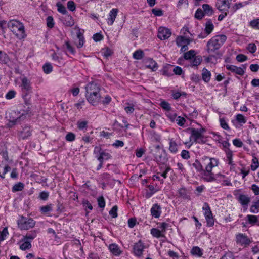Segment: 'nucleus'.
I'll return each mask as SVG.
<instances>
[{"label":"nucleus","mask_w":259,"mask_h":259,"mask_svg":"<svg viewBox=\"0 0 259 259\" xmlns=\"http://www.w3.org/2000/svg\"><path fill=\"white\" fill-rule=\"evenodd\" d=\"M100 88L95 82L89 83L85 87V97L92 105H97L101 100Z\"/></svg>","instance_id":"nucleus-1"},{"label":"nucleus","mask_w":259,"mask_h":259,"mask_svg":"<svg viewBox=\"0 0 259 259\" xmlns=\"http://www.w3.org/2000/svg\"><path fill=\"white\" fill-rule=\"evenodd\" d=\"M8 27L19 39H23L26 36L24 25L20 21L12 20L8 22Z\"/></svg>","instance_id":"nucleus-2"},{"label":"nucleus","mask_w":259,"mask_h":259,"mask_svg":"<svg viewBox=\"0 0 259 259\" xmlns=\"http://www.w3.org/2000/svg\"><path fill=\"white\" fill-rule=\"evenodd\" d=\"M225 35H218L212 37L207 43L206 50L209 53L218 50L226 40Z\"/></svg>","instance_id":"nucleus-3"},{"label":"nucleus","mask_w":259,"mask_h":259,"mask_svg":"<svg viewBox=\"0 0 259 259\" xmlns=\"http://www.w3.org/2000/svg\"><path fill=\"white\" fill-rule=\"evenodd\" d=\"M27 113L24 110H14L9 113V122L8 126L12 127L13 125L18 124L22 120H24L26 117Z\"/></svg>","instance_id":"nucleus-4"},{"label":"nucleus","mask_w":259,"mask_h":259,"mask_svg":"<svg viewBox=\"0 0 259 259\" xmlns=\"http://www.w3.org/2000/svg\"><path fill=\"white\" fill-rule=\"evenodd\" d=\"M191 132L190 140H193L192 142L189 147H190L193 143L202 144L204 143V136L203 134L206 131L204 128L200 129H196L194 128H190L188 129Z\"/></svg>","instance_id":"nucleus-5"},{"label":"nucleus","mask_w":259,"mask_h":259,"mask_svg":"<svg viewBox=\"0 0 259 259\" xmlns=\"http://www.w3.org/2000/svg\"><path fill=\"white\" fill-rule=\"evenodd\" d=\"M36 222L31 218L21 216L17 221L18 228L21 230H28L33 228Z\"/></svg>","instance_id":"nucleus-6"},{"label":"nucleus","mask_w":259,"mask_h":259,"mask_svg":"<svg viewBox=\"0 0 259 259\" xmlns=\"http://www.w3.org/2000/svg\"><path fill=\"white\" fill-rule=\"evenodd\" d=\"M94 153L96 154V157L99 161H104L112 158V156L108 151L102 150L100 147L96 146L95 148Z\"/></svg>","instance_id":"nucleus-7"},{"label":"nucleus","mask_w":259,"mask_h":259,"mask_svg":"<svg viewBox=\"0 0 259 259\" xmlns=\"http://www.w3.org/2000/svg\"><path fill=\"white\" fill-rule=\"evenodd\" d=\"M202 163L206 165L204 170L207 172L212 171V169L218 166L219 160L214 158H209L208 157L204 156L202 158Z\"/></svg>","instance_id":"nucleus-8"},{"label":"nucleus","mask_w":259,"mask_h":259,"mask_svg":"<svg viewBox=\"0 0 259 259\" xmlns=\"http://www.w3.org/2000/svg\"><path fill=\"white\" fill-rule=\"evenodd\" d=\"M236 242L237 244L244 247L249 246L251 243L249 238L245 234L242 233L236 235Z\"/></svg>","instance_id":"nucleus-9"},{"label":"nucleus","mask_w":259,"mask_h":259,"mask_svg":"<svg viewBox=\"0 0 259 259\" xmlns=\"http://www.w3.org/2000/svg\"><path fill=\"white\" fill-rule=\"evenodd\" d=\"M171 34V31L169 29L160 27L158 29L157 36L161 40H165L168 38Z\"/></svg>","instance_id":"nucleus-10"},{"label":"nucleus","mask_w":259,"mask_h":259,"mask_svg":"<svg viewBox=\"0 0 259 259\" xmlns=\"http://www.w3.org/2000/svg\"><path fill=\"white\" fill-rule=\"evenodd\" d=\"M144 248V243L140 240L138 242L135 243L133 246V253L137 256H141L143 254Z\"/></svg>","instance_id":"nucleus-11"},{"label":"nucleus","mask_w":259,"mask_h":259,"mask_svg":"<svg viewBox=\"0 0 259 259\" xmlns=\"http://www.w3.org/2000/svg\"><path fill=\"white\" fill-rule=\"evenodd\" d=\"M151 215L154 218H159L162 213L161 207L157 203L154 204L150 209Z\"/></svg>","instance_id":"nucleus-12"},{"label":"nucleus","mask_w":259,"mask_h":259,"mask_svg":"<svg viewBox=\"0 0 259 259\" xmlns=\"http://www.w3.org/2000/svg\"><path fill=\"white\" fill-rule=\"evenodd\" d=\"M216 7L220 11H226L230 8V5L228 0H217Z\"/></svg>","instance_id":"nucleus-13"},{"label":"nucleus","mask_w":259,"mask_h":259,"mask_svg":"<svg viewBox=\"0 0 259 259\" xmlns=\"http://www.w3.org/2000/svg\"><path fill=\"white\" fill-rule=\"evenodd\" d=\"M22 90L23 92H26V94L31 92L32 87L30 81L26 77L22 79Z\"/></svg>","instance_id":"nucleus-14"},{"label":"nucleus","mask_w":259,"mask_h":259,"mask_svg":"<svg viewBox=\"0 0 259 259\" xmlns=\"http://www.w3.org/2000/svg\"><path fill=\"white\" fill-rule=\"evenodd\" d=\"M243 68L239 67L235 65H227L226 66V68L231 71L232 72H234L237 74L240 75H243L244 73V69L245 67L243 65Z\"/></svg>","instance_id":"nucleus-15"},{"label":"nucleus","mask_w":259,"mask_h":259,"mask_svg":"<svg viewBox=\"0 0 259 259\" xmlns=\"http://www.w3.org/2000/svg\"><path fill=\"white\" fill-rule=\"evenodd\" d=\"M108 248L111 253L115 256H119L122 253L119 246L115 243L110 244Z\"/></svg>","instance_id":"nucleus-16"},{"label":"nucleus","mask_w":259,"mask_h":259,"mask_svg":"<svg viewBox=\"0 0 259 259\" xmlns=\"http://www.w3.org/2000/svg\"><path fill=\"white\" fill-rule=\"evenodd\" d=\"M118 10L116 8L112 9L109 12V17L107 19V23L109 25H112L117 15Z\"/></svg>","instance_id":"nucleus-17"},{"label":"nucleus","mask_w":259,"mask_h":259,"mask_svg":"<svg viewBox=\"0 0 259 259\" xmlns=\"http://www.w3.org/2000/svg\"><path fill=\"white\" fill-rule=\"evenodd\" d=\"M146 66L151 69L153 71H156L158 68L157 63L151 58H148L145 61Z\"/></svg>","instance_id":"nucleus-18"},{"label":"nucleus","mask_w":259,"mask_h":259,"mask_svg":"<svg viewBox=\"0 0 259 259\" xmlns=\"http://www.w3.org/2000/svg\"><path fill=\"white\" fill-rule=\"evenodd\" d=\"M31 132L30 126H25L20 132V137L23 139H25L31 135Z\"/></svg>","instance_id":"nucleus-19"},{"label":"nucleus","mask_w":259,"mask_h":259,"mask_svg":"<svg viewBox=\"0 0 259 259\" xmlns=\"http://www.w3.org/2000/svg\"><path fill=\"white\" fill-rule=\"evenodd\" d=\"M188 163L190 166L192 165L197 172H202L204 170L202 164L197 159H195V161L192 164H191V161H188Z\"/></svg>","instance_id":"nucleus-20"},{"label":"nucleus","mask_w":259,"mask_h":259,"mask_svg":"<svg viewBox=\"0 0 259 259\" xmlns=\"http://www.w3.org/2000/svg\"><path fill=\"white\" fill-rule=\"evenodd\" d=\"M201 75L202 79L205 82L208 83L209 82L211 76V73L210 71L208 70L205 68H204L202 70Z\"/></svg>","instance_id":"nucleus-21"},{"label":"nucleus","mask_w":259,"mask_h":259,"mask_svg":"<svg viewBox=\"0 0 259 259\" xmlns=\"http://www.w3.org/2000/svg\"><path fill=\"white\" fill-rule=\"evenodd\" d=\"M202 10L205 16H211L214 13L212 7L207 4H205L202 5Z\"/></svg>","instance_id":"nucleus-22"},{"label":"nucleus","mask_w":259,"mask_h":259,"mask_svg":"<svg viewBox=\"0 0 259 259\" xmlns=\"http://www.w3.org/2000/svg\"><path fill=\"white\" fill-rule=\"evenodd\" d=\"M238 201L244 207L247 206L250 201V199L247 195L241 194L239 196Z\"/></svg>","instance_id":"nucleus-23"},{"label":"nucleus","mask_w":259,"mask_h":259,"mask_svg":"<svg viewBox=\"0 0 259 259\" xmlns=\"http://www.w3.org/2000/svg\"><path fill=\"white\" fill-rule=\"evenodd\" d=\"M202 172L203 174V179L205 181L207 182H212L215 180L214 174L212 171L207 172L206 170H204Z\"/></svg>","instance_id":"nucleus-24"},{"label":"nucleus","mask_w":259,"mask_h":259,"mask_svg":"<svg viewBox=\"0 0 259 259\" xmlns=\"http://www.w3.org/2000/svg\"><path fill=\"white\" fill-rule=\"evenodd\" d=\"M214 26L211 19L208 20L205 23V27L204 29L206 35H208L211 33V32L214 29Z\"/></svg>","instance_id":"nucleus-25"},{"label":"nucleus","mask_w":259,"mask_h":259,"mask_svg":"<svg viewBox=\"0 0 259 259\" xmlns=\"http://www.w3.org/2000/svg\"><path fill=\"white\" fill-rule=\"evenodd\" d=\"M179 194L180 197L185 199H190V192L184 187L180 188L179 190Z\"/></svg>","instance_id":"nucleus-26"},{"label":"nucleus","mask_w":259,"mask_h":259,"mask_svg":"<svg viewBox=\"0 0 259 259\" xmlns=\"http://www.w3.org/2000/svg\"><path fill=\"white\" fill-rule=\"evenodd\" d=\"M52 210V205L50 204L49 205L42 206L40 207V211L41 213L47 216H51L50 212Z\"/></svg>","instance_id":"nucleus-27"},{"label":"nucleus","mask_w":259,"mask_h":259,"mask_svg":"<svg viewBox=\"0 0 259 259\" xmlns=\"http://www.w3.org/2000/svg\"><path fill=\"white\" fill-rule=\"evenodd\" d=\"M191 40L189 38H186L184 36H178L176 39V43L178 46H182L185 44H189Z\"/></svg>","instance_id":"nucleus-28"},{"label":"nucleus","mask_w":259,"mask_h":259,"mask_svg":"<svg viewBox=\"0 0 259 259\" xmlns=\"http://www.w3.org/2000/svg\"><path fill=\"white\" fill-rule=\"evenodd\" d=\"M23 243L20 246V249L22 250H26L31 248V241L23 238L21 240Z\"/></svg>","instance_id":"nucleus-29"},{"label":"nucleus","mask_w":259,"mask_h":259,"mask_svg":"<svg viewBox=\"0 0 259 259\" xmlns=\"http://www.w3.org/2000/svg\"><path fill=\"white\" fill-rule=\"evenodd\" d=\"M191 253L194 256L201 257L203 255V250L198 246H195L192 248Z\"/></svg>","instance_id":"nucleus-30"},{"label":"nucleus","mask_w":259,"mask_h":259,"mask_svg":"<svg viewBox=\"0 0 259 259\" xmlns=\"http://www.w3.org/2000/svg\"><path fill=\"white\" fill-rule=\"evenodd\" d=\"M63 49H67V52H69L72 55H74L75 51L74 48L70 45L69 41H65L64 44L63 45Z\"/></svg>","instance_id":"nucleus-31"},{"label":"nucleus","mask_w":259,"mask_h":259,"mask_svg":"<svg viewBox=\"0 0 259 259\" xmlns=\"http://www.w3.org/2000/svg\"><path fill=\"white\" fill-rule=\"evenodd\" d=\"M169 150L172 153H176L178 151V145L176 142L172 140H170L169 143Z\"/></svg>","instance_id":"nucleus-32"},{"label":"nucleus","mask_w":259,"mask_h":259,"mask_svg":"<svg viewBox=\"0 0 259 259\" xmlns=\"http://www.w3.org/2000/svg\"><path fill=\"white\" fill-rule=\"evenodd\" d=\"M202 61L201 56H195L191 62V66L192 67L198 66Z\"/></svg>","instance_id":"nucleus-33"},{"label":"nucleus","mask_w":259,"mask_h":259,"mask_svg":"<svg viewBox=\"0 0 259 259\" xmlns=\"http://www.w3.org/2000/svg\"><path fill=\"white\" fill-rule=\"evenodd\" d=\"M147 187L148 188L149 191L147 190V192L145 194V197L146 198H149L156 192V190L152 185H148Z\"/></svg>","instance_id":"nucleus-34"},{"label":"nucleus","mask_w":259,"mask_h":259,"mask_svg":"<svg viewBox=\"0 0 259 259\" xmlns=\"http://www.w3.org/2000/svg\"><path fill=\"white\" fill-rule=\"evenodd\" d=\"M152 235L157 238L164 237V235L162 234L161 231L156 228H152L150 231Z\"/></svg>","instance_id":"nucleus-35"},{"label":"nucleus","mask_w":259,"mask_h":259,"mask_svg":"<svg viewBox=\"0 0 259 259\" xmlns=\"http://www.w3.org/2000/svg\"><path fill=\"white\" fill-rule=\"evenodd\" d=\"M202 209L204 211V214L205 217L212 215L210 208L207 203L205 202L204 203Z\"/></svg>","instance_id":"nucleus-36"},{"label":"nucleus","mask_w":259,"mask_h":259,"mask_svg":"<svg viewBox=\"0 0 259 259\" xmlns=\"http://www.w3.org/2000/svg\"><path fill=\"white\" fill-rule=\"evenodd\" d=\"M36 231L35 230L32 231L27 233L25 236H23L24 239L27 240H32L36 237Z\"/></svg>","instance_id":"nucleus-37"},{"label":"nucleus","mask_w":259,"mask_h":259,"mask_svg":"<svg viewBox=\"0 0 259 259\" xmlns=\"http://www.w3.org/2000/svg\"><path fill=\"white\" fill-rule=\"evenodd\" d=\"M195 51L193 50H191L184 54V58L186 60H192L195 56Z\"/></svg>","instance_id":"nucleus-38"},{"label":"nucleus","mask_w":259,"mask_h":259,"mask_svg":"<svg viewBox=\"0 0 259 259\" xmlns=\"http://www.w3.org/2000/svg\"><path fill=\"white\" fill-rule=\"evenodd\" d=\"M155 159L157 161L161 163H165L167 161V158L165 156V153L163 152L159 155H157L155 156Z\"/></svg>","instance_id":"nucleus-39"},{"label":"nucleus","mask_w":259,"mask_h":259,"mask_svg":"<svg viewBox=\"0 0 259 259\" xmlns=\"http://www.w3.org/2000/svg\"><path fill=\"white\" fill-rule=\"evenodd\" d=\"M226 154V158L227 160L228 161V163L229 165H233L232 161V152L230 149H226L225 150Z\"/></svg>","instance_id":"nucleus-40"},{"label":"nucleus","mask_w":259,"mask_h":259,"mask_svg":"<svg viewBox=\"0 0 259 259\" xmlns=\"http://www.w3.org/2000/svg\"><path fill=\"white\" fill-rule=\"evenodd\" d=\"M144 56V52L141 50L136 51L133 54V57L135 59H141Z\"/></svg>","instance_id":"nucleus-41"},{"label":"nucleus","mask_w":259,"mask_h":259,"mask_svg":"<svg viewBox=\"0 0 259 259\" xmlns=\"http://www.w3.org/2000/svg\"><path fill=\"white\" fill-rule=\"evenodd\" d=\"M42 68H43L44 72L46 74H49V73H50L52 71V70H53L52 66L49 63H46L43 65V67Z\"/></svg>","instance_id":"nucleus-42"},{"label":"nucleus","mask_w":259,"mask_h":259,"mask_svg":"<svg viewBox=\"0 0 259 259\" xmlns=\"http://www.w3.org/2000/svg\"><path fill=\"white\" fill-rule=\"evenodd\" d=\"M246 218L250 224L253 225L258 222L257 217L253 215H247Z\"/></svg>","instance_id":"nucleus-43"},{"label":"nucleus","mask_w":259,"mask_h":259,"mask_svg":"<svg viewBox=\"0 0 259 259\" xmlns=\"http://www.w3.org/2000/svg\"><path fill=\"white\" fill-rule=\"evenodd\" d=\"M77 37L79 40V42L77 44V47L78 48H81L83 46L84 44V38L83 34L79 31L77 33Z\"/></svg>","instance_id":"nucleus-44"},{"label":"nucleus","mask_w":259,"mask_h":259,"mask_svg":"<svg viewBox=\"0 0 259 259\" xmlns=\"http://www.w3.org/2000/svg\"><path fill=\"white\" fill-rule=\"evenodd\" d=\"M249 26L254 29H259V18L253 19L249 22Z\"/></svg>","instance_id":"nucleus-45"},{"label":"nucleus","mask_w":259,"mask_h":259,"mask_svg":"<svg viewBox=\"0 0 259 259\" xmlns=\"http://www.w3.org/2000/svg\"><path fill=\"white\" fill-rule=\"evenodd\" d=\"M205 16L203 11L202 9L200 8H198L195 14V17L198 19V20H201L203 17Z\"/></svg>","instance_id":"nucleus-46"},{"label":"nucleus","mask_w":259,"mask_h":259,"mask_svg":"<svg viewBox=\"0 0 259 259\" xmlns=\"http://www.w3.org/2000/svg\"><path fill=\"white\" fill-rule=\"evenodd\" d=\"M175 122H176L177 124L179 126H181V127H184V125L186 122V120L185 119V118L179 116L177 117V119H176Z\"/></svg>","instance_id":"nucleus-47"},{"label":"nucleus","mask_w":259,"mask_h":259,"mask_svg":"<svg viewBox=\"0 0 259 259\" xmlns=\"http://www.w3.org/2000/svg\"><path fill=\"white\" fill-rule=\"evenodd\" d=\"M24 184L22 183L19 182L14 185L12 188L13 192L20 191L24 188Z\"/></svg>","instance_id":"nucleus-48"},{"label":"nucleus","mask_w":259,"mask_h":259,"mask_svg":"<svg viewBox=\"0 0 259 259\" xmlns=\"http://www.w3.org/2000/svg\"><path fill=\"white\" fill-rule=\"evenodd\" d=\"M74 20L70 15H68L65 17V24L67 26H72L74 25Z\"/></svg>","instance_id":"nucleus-49"},{"label":"nucleus","mask_w":259,"mask_h":259,"mask_svg":"<svg viewBox=\"0 0 259 259\" xmlns=\"http://www.w3.org/2000/svg\"><path fill=\"white\" fill-rule=\"evenodd\" d=\"M252 164L251 165V169L252 170H255L259 166L258 159L256 157H254L252 160Z\"/></svg>","instance_id":"nucleus-50"},{"label":"nucleus","mask_w":259,"mask_h":259,"mask_svg":"<svg viewBox=\"0 0 259 259\" xmlns=\"http://www.w3.org/2000/svg\"><path fill=\"white\" fill-rule=\"evenodd\" d=\"M56 6L57 7V10L58 12L63 14H66L67 11L66 8L62 4L60 3H57Z\"/></svg>","instance_id":"nucleus-51"},{"label":"nucleus","mask_w":259,"mask_h":259,"mask_svg":"<svg viewBox=\"0 0 259 259\" xmlns=\"http://www.w3.org/2000/svg\"><path fill=\"white\" fill-rule=\"evenodd\" d=\"M236 119L238 123H239L241 124H244L246 122V120L245 117L241 114H239L236 115Z\"/></svg>","instance_id":"nucleus-52"},{"label":"nucleus","mask_w":259,"mask_h":259,"mask_svg":"<svg viewBox=\"0 0 259 259\" xmlns=\"http://www.w3.org/2000/svg\"><path fill=\"white\" fill-rule=\"evenodd\" d=\"M220 125L224 130H230V127L224 118H220L219 119Z\"/></svg>","instance_id":"nucleus-53"},{"label":"nucleus","mask_w":259,"mask_h":259,"mask_svg":"<svg viewBox=\"0 0 259 259\" xmlns=\"http://www.w3.org/2000/svg\"><path fill=\"white\" fill-rule=\"evenodd\" d=\"M88 122L87 121H78L77 122V127L79 130H83L87 127Z\"/></svg>","instance_id":"nucleus-54"},{"label":"nucleus","mask_w":259,"mask_h":259,"mask_svg":"<svg viewBox=\"0 0 259 259\" xmlns=\"http://www.w3.org/2000/svg\"><path fill=\"white\" fill-rule=\"evenodd\" d=\"M47 25L49 28H52L54 27V22L52 16H48L46 19Z\"/></svg>","instance_id":"nucleus-55"},{"label":"nucleus","mask_w":259,"mask_h":259,"mask_svg":"<svg viewBox=\"0 0 259 259\" xmlns=\"http://www.w3.org/2000/svg\"><path fill=\"white\" fill-rule=\"evenodd\" d=\"M97 201L99 207L102 208H104L105 206V201L103 196H100L98 198Z\"/></svg>","instance_id":"nucleus-56"},{"label":"nucleus","mask_w":259,"mask_h":259,"mask_svg":"<svg viewBox=\"0 0 259 259\" xmlns=\"http://www.w3.org/2000/svg\"><path fill=\"white\" fill-rule=\"evenodd\" d=\"M8 234V229L7 227H5L3 229V231L1 232L0 234V241H3L5 239L6 236Z\"/></svg>","instance_id":"nucleus-57"},{"label":"nucleus","mask_w":259,"mask_h":259,"mask_svg":"<svg viewBox=\"0 0 259 259\" xmlns=\"http://www.w3.org/2000/svg\"><path fill=\"white\" fill-rule=\"evenodd\" d=\"M207 222V225L208 227H212L214 225V221L212 215L205 217Z\"/></svg>","instance_id":"nucleus-58"},{"label":"nucleus","mask_w":259,"mask_h":259,"mask_svg":"<svg viewBox=\"0 0 259 259\" xmlns=\"http://www.w3.org/2000/svg\"><path fill=\"white\" fill-rule=\"evenodd\" d=\"M118 207L116 205L114 206L109 211V214L112 218H115L117 217Z\"/></svg>","instance_id":"nucleus-59"},{"label":"nucleus","mask_w":259,"mask_h":259,"mask_svg":"<svg viewBox=\"0 0 259 259\" xmlns=\"http://www.w3.org/2000/svg\"><path fill=\"white\" fill-rule=\"evenodd\" d=\"M160 106L162 109L166 111H169L171 109L170 104L165 101H163L161 102Z\"/></svg>","instance_id":"nucleus-60"},{"label":"nucleus","mask_w":259,"mask_h":259,"mask_svg":"<svg viewBox=\"0 0 259 259\" xmlns=\"http://www.w3.org/2000/svg\"><path fill=\"white\" fill-rule=\"evenodd\" d=\"M166 116L171 122H175L177 117L176 113H168Z\"/></svg>","instance_id":"nucleus-61"},{"label":"nucleus","mask_w":259,"mask_h":259,"mask_svg":"<svg viewBox=\"0 0 259 259\" xmlns=\"http://www.w3.org/2000/svg\"><path fill=\"white\" fill-rule=\"evenodd\" d=\"M181 156L183 159L187 160L190 157V152L187 150H183L181 152Z\"/></svg>","instance_id":"nucleus-62"},{"label":"nucleus","mask_w":259,"mask_h":259,"mask_svg":"<svg viewBox=\"0 0 259 259\" xmlns=\"http://www.w3.org/2000/svg\"><path fill=\"white\" fill-rule=\"evenodd\" d=\"M49 196V192L47 191H42L40 193L39 197L41 200L46 201L48 199Z\"/></svg>","instance_id":"nucleus-63"},{"label":"nucleus","mask_w":259,"mask_h":259,"mask_svg":"<svg viewBox=\"0 0 259 259\" xmlns=\"http://www.w3.org/2000/svg\"><path fill=\"white\" fill-rule=\"evenodd\" d=\"M75 135L72 133H68L66 137V140L69 142L73 141L75 140Z\"/></svg>","instance_id":"nucleus-64"}]
</instances>
